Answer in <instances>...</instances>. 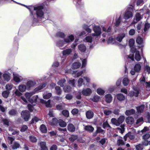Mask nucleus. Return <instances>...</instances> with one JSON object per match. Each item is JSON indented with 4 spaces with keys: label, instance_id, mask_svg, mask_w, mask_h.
<instances>
[{
    "label": "nucleus",
    "instance_id": "f257e3e1",
    "mask_svg": "<svg viewBox=\"0 0 150 150\" xmlns=\"http://www.w3.org/2000/svg\"><path fill=\"white\" fill-rule=\"evenodd\" d=\"M33 12H35V14L38 17L40 18H44V13L43 12V7L41 5L35 6L33 7Z\"/></svg>",
    "mask_w": 150,
    "mask_h": 150
},
{
    "label": "nucleus",
    "instance_id": "f03ea898",
    "mask_svg": "<svg viewBox=\"0 0 150 150\" xmlns=\"http://www.w3.org/2000/svg\"><path fill=\"white\" fill-rule=\"evenodd\" d=\"M33 92L31 93H26L25 94V96L26 98L28 100L29 102L31 103L33 105H35V104L33 103H35L38 99V96H34L32 98L30 99V97L34 94Z\"/></svg>",
    "mask_w": 150,
    "mask_h": 150
},
{
    "label": "nucleus",
    "instance_id": "7ed1b4c3",
    "mask_svg": "<svg viewBox=\"0 0 150 150\" xmlns=\"http://www.w3.org/2000/svg\"><path fill=\"white\" fill-rule=\"evenodd\" d=\"M93 30L94 33H92L91 35L93 37H96V41L98 40L99 38L101 33V29L99 26L95 25L93 27Z\"/></svg>",
    "mask_w": 150,
    "mask_h": 150
},
{
    "label": "nucleus",
    "instance_id": "20e7f679",
    "mask_svg": "<svg viewBox=\"0 0 150 150\" xmlns=\"http://www.w3.org/2000/svg\"><path fill=\"white\" fill-rule=\"evenodd\" d=\"M133 8L132 6H131L127 9L124 16L125 19L127 20L132 17Z\"/></svg>",
    "mask_w": 150,
    "mask_h": 150
},
{
    "label": "nucleus",
    "instance_id": "39448f33",
    "mask_svg": "<svg viewBox=\"0 0 150 150\" xmlns=\"http://www.w3.org/2000/svg\"><path fill=\"white\" fill-rule=\"evenodd\" d=\"M140 83L141 85L145 86L147 90L149 91H150V82H147L145 80V78L142 75L140 79Z\"/></svg>",
    "mask_w": 150,
    "mask_h": 150
},
{
    "label": "nucleus",
    "instance_id": "423d86ee",
    "mask_svg": "<svg viewBox=\"0 0 150 150\" xmlns=\"http://www.w3.org/2000/svg\"><path fill=\"white\" fill-rule=\"evenodd\" d=\"M131 51L132 53H135L134 59L137 61H139L141 59V57L139 54V51L137 50L135 47H132L131 49Z\"/></svg>",
    "mask_w": 150,
    "mask_h": 150
},
{
    "label": "nucleus",
    "instance_id": "0eeeda50",
    "mask_svg": "<svg viewBox=\"0 0 150 150\" xmlns=\"http://www.w3.org/2000/svg\"><path fill=\"white\" fill-rule=\"evenodd\" d=\"M75 80L73 79L72 80H69L68 82L69 84H71V87L68 86H65L64 88V90L65 92H69L71 91L72 87L74 86Z\"/></svg>",
    "mask_w": 150,
    "mask_h": 150
},
{
    "label": "nucleus",
    "instance_id": "6e6552de",
    "mask_svg": "<svg viewBox=\"0 0 150 150\" xmlns=\"http://www.w3.org/2000/svg\"><path fill=\"white\" fill-rule=\"evenodd\" d=\"M21 115L22 117L25 121H28L30 117V112L28 110L22 111L21 113Z\"/></svg>",
    "mask_w": 150,
    "mask_h": 150
},
{
    "label": "nucleus",
    "instance_id": "1a4fd4ad",
    "mask_svg": "<svg viewBox=\"0 0 150 150\" xmlns=\"http://www.w3.org/2000/svg\"><path fill=\"white\" fill-rule=\"evenodd\" d=\"M92 93V90L89 88H83L82 91V94L86 96H90Z\"/></svg>",
    "mask_w": 150,
    "mask_h": 150
},
{
    "label": "nucleus",
    "instance_id": "9d476101",
    "mask_svg": "<svg viewBox=\"0 0 150 150\" xmlns=\"http://www.w3.org/2000/svg\"><path fill=\"white\" fill-rule=\"evenodd\" d=\"M139 93V91L138 88H134V91H131L129 93V95L130 96H134L137 97Z\"/></svg>",
    "mask_w": 150,
    "mask_h": 150
},
{
    "label": "nucleus",
    "instance_id": "9b49d317",
    "mask_svg": "<svg viewBox=\"0 0 150 150\" xmlns=\"http://www.w3.org/2000/svg\"><path fill=\"white\" fill-rule=\"evenodd\" d=\"M13 80L16 82L19 83L23 80V77L18 74H13Z\"/></svg>",
    "mask_w": 150,
    "mask_h": 150
},
{
    "label": "nucleus",
    "instance_id": "f8f14e48",
    "mask_svg": "<svg viewBox=\"0 0 150 150\" xmlns=\"http://www.w3.org/2000/svg\"><path fill=\"white\" fill-rule=\"evenodd\" d=\"M74 38L72 35H69L67 37L64 39V41L65 43L71 42L74 40Z\"/></svg>",
    "mask_w": 150,
    "mask_h": 150
},
{
    "label": "nucleus",
    "instance_id": "ddd939ff",
    "mask_svg": "<svg viewBox=\"0 0 150 150\" xmlns=\"http://www.w3.org/2000/svg\"><path fill=\"white\" fill-rule=\"evenodd\" d=\"M142 17V16L139 13H137L135 16L133 21L134 23H135L139 21Z\"/></svg>",
    "mask_w": 150,
    "mask_h": 150
},
{
    "label": "nucleus",
    "instance_id": "4468645a",
    "mask_svg": "<svg viewBox=\"0 0 150 150\" xmlns=\"http://www.w3.org/2000/svg\"><path fill=\"white\" fill-rule=\"evenodd\" d=\"M136 134V132L135 130H133L132 132H129L127 134V136L130 139L132 140L134 139Z\"/></svg>",
    "mask_w": 150,
    "mask_h": 150
},
{
    "label": "nucleus",
    "instance_id": "2eb2a0df",
    "mask_svg": "<svg viewBox=\"0 0 150 150\" xmlns=\"http://www.w3.org/2000/svg\"><path fill=\"white\" fill-rule=\"evenodd\" d=\"M86 117L87 119H90L93 117L94 113L92 111L89 110L86 112Z\"/></svg>",
    "mask_w": 150,
    "mask_h": 150
},
{
    "label": "nucleus",
    "instance_id": "dca6fc26",
    "mask_svg": "<svg viewBox=\"0 0 150 150\" xmlns=\"http://www.w3.org/2000/svg\"><path fill=\"white\" fill-rule=\"evenodd\" d=\"M35 84V83L34 81H28L26 84L27 89H29L31 87H33Z\"/></svg>",
    "mask_w": 150,
    "mask_h": 150
},
{
    "label": "nucleus",
    "instance_id": "f3484780",
    "mask_svg": "<svg viewBox=\"0 0 150 150\" xmlns=\"http://www.w3.org/2000/svg\"><path fill=\"white\" fill-rule=\"evenodd\" d=\"M18 88L21 92H23L25 91L26 88H27V87L25 85L21 84L18 86Z\"/></svg>",
    "mask_w": 150,
    "mask_h": 150
},
{
    "label": "nucleus",
    "instance_id": "a211bd4d",
    "mask_svg": "<svg viewBox=\"0 0 150 150\" xmlns=\"http://www.w3.org/2000/svg\"><path fill=\"white\" fill-rule=\"evenodd\" d=\"M117 144L120 146L124 145L125 144L124 142L122 139V137H119L117 139Z\"/></svg>",
    "mask_w": 150,
    "mask_h": 150
},
{
    "label": "nucleus",
    "instance_id": "6ab92c4d",
    "mask_svg": "<svg viewBox=\"0 0 150 150\" xmlns=\"http://www.w3.org/2000/svg\"><path fill=\"white\" fill-rule=\"evenodd\" d=\"M105 100L108 103H110L112 100V97L110 94H108L105 96Z\"/></svg>",
    "mask_w": 150,
    "mask_h": 150
},
{
    "label": "nucleus",
    "instance_id": "aec40b11",
    "mask_svg": "<svg viewBox=\"0 0 150 150\" xmlns=\"http://www.w3.org/2000/svg\"><path fill=\"white\" fill-rule=\"evenodd\" d=\"M125 36V33H120L118 35L116 38V40L119 42H121Z\"/></svg>",
    "mask_w": 150,
    "mask_h": 150
},
{
    "label": "nucleus",
    "instance_id": "412c9836",
    "mask_svg": "<svg viewBox=\"0 0 150 150\" xmlns=\"http://www.w3.org/2000/svg\"><path fill=\"white\" fill-rule=\"evenodd\" d=\"M126 121L127 123L129 124H132L134 122V120L133 117H129L126 119Z\"/></svg>",
    "mask_w": 150,
    "mask_h": 150
},
{
    "label": "nucleus",
    "instance_id": "4be33fe9",
    "mask_svg": "<svg viewBox=\"0 0 150 150\" xmlns=\"http://www.w3.org/2000/svg\"><path fill=\"white\" fill-rule=\"evenodd\" d=\"M72 52V50L70 49H67L62 52V54L64 56H67L69 55Z\"/></svg>",
    "mask_w": 150,
    "mask_h": 150
},
{
    "label": "nucleus",
    "instance_id": "5701e85b",
    "mask_svg": "<svg viewBox=\"0 0 150 150\" xmlns=\"http://www.w3.org/2000/svg\"><path fill=\"white\" fill-rule=\"evenodd\" d=\"M84 129L85 130L87 131L90 132H92L94 130V128L92 126L90 125H87L85 126Z\"/></svg>",
    "mask_w": 150,
    "mask_h": 150
},
{
    "label": "nucleus",
    "instance_id": "b1692460",
    "mask_svg": "<svg viewBox=\"0 0 150 150\" xmlns=\"http://www.w3.org/2000/svg\"><path fill=\"white\" fill-rule=\"evenodd\" d=\"M40 102L42 103L45 104V106L47 107H50L51 105L50 104V100H49L47 102L43 100V99H40Z\"/></svg>",
    "mask_w": 150,
    "mask_h": 150
},
{
    "label": "nucleus",
    "instance_id": "393cba45",
    "mask_svg": "<svg viewBox=\"0 0 150 150\" xmlns=\"http://www.w3.org/2000/svg\"><path fill=\"white\" fill-rule=\"evenodd\" d=\"M140 12L139 13L141 14V15L142 16L145 13L148 14L149 13V10H148L146 7H144L143 9H141L140 10Z\"/></svg>",
    "mask_w": 150,
    "mask_h": 150
},
{
    "label": "nucleus",
    "instance_id": "a878e982",
    "mask_svg": "<svg viewBox=\"0 0 150 150\" xmlns=\"http://www.w3.org/2000/svg\"><path fill=\"white\" fill-rule=\"evenodd\" d=\"M46 86L45 84H43L42 85H40L34 89V91L35 92H38L40 90L44 88Z\"/></svg>",
    "mask_w": 150,
    "mask_h": 150
},
{
    "label": "nucleus",
    "instance_id": "bb28decb",
    "mask_svg": "<svg viewBox=\"0 0 150 150\" xmlns=\"http://www.w3.org/2000/svg\"><path fill=\"white\" fill-rule=\"evenodd\" d=\"M68 129L71 132H74L75 130V128L74 125L72 124H70L68 125Z\"/></svg>",
    "mask_w": 150,
    "mask_h": 150
},
{
    "label": "nucleus",
    "instance_id": "cd10ccee",
    "mask_svg": "<svg viewBox=\"0 0 150 150\" xmlns=\"http://www.w3.org/2000/svg\"><path fill=\"white\" fill-rule=\"evenodd\" d=\"M78 48L81 51L84 52L86 49V47L83 44H81L78 45Z\"/></svg>",
    "mask_w": 150,
    "mask_h": 150
},
{
    "label": "nucleus",
    "instance_id": "c85d7f7f",
    "mask_svg": "<svg viewBox=\"0 0 150 150\" xmlns=\"http://www.w3.org/2000/svg\"><path fill=\"white\" fill-rule=\"evenodd\" d=\"M10 93L9 91L5 90L2 92V95L4 98H6L8 97Z\"/></svg>",
    "mask_w": 150,
    "mask_h": 150
},
{
    "label": "nucleus",
    "instance_id": "c756f323",
    "mask_svg": "<svg viewBox=\"0 0 150 150\" xmlns=\"http://www.w3.org/2000/svg\"><path fill=\"white\" fill-rule=\"evenodd\" d=\"M141 67V65L139 64H137L134 66V70L136 72H138L140 70Z\"/></svg>",
    "mask_w": 150,
    "mask_h": 150
},
{
    "label": "nucleus",
    "instance_id": "7c9ffc66",
    "mask_svg": "<svg viewBox=\"0 0 150 150\" xmlns=\"http://www.w3.org/2000/svg\"><path fill=\"white\" fill-rule=\"evenodd\" d=\"M116 97L119 100H123L125 99V97L122 94L120 93L116 95Z\"/></svg>",
    "mask_w": 150,
    "mask_h": 150
},
{
    "label": "nucleus",
    "instance_id": "2f4dec72",
    "mask_svg": "<svg viewBox=\"0 0 150 150\" xmlns=\"http://www.w3.org/2000/svg\"><path fill=\"white\" fill-rule=\"evenodd\" d=\"M3 77L4 80L7 81H8L11 79L10 75L9 74H4L3 75Z\"/></svg>",
    "mask_w": 150,
    "mask_h": 150
},
{
    "label": "nucleus",
    "instance_id": "473e14b6",
    "mask_svg": "<svg viewBox=\"0 0 150 150\" xmlns=\"http://www.w3.org/2000/svg\"><path fill=\"white\" fill-rule=\"evenodd\" d=\"M81 65V64L79 62H75L72 65V68L74 69H77Z\"/></svg>",
    "mask_w": 150,
    "mask_h": 150
},
{
    "label": "nucleus",
    "instance_id": "72a5a7b5",
    "mask_svg": "<svg viewBox=\"0 0 150 150\" xmlns=\"http://www.w3.org/2000/svg\"><path fill=\"white\" fill-rule=\"evenodd\" d=\"M135 111L133 109L130 110H127L126 111L125 114L127 115H129L134 113Z\"/></svg>",
    "mask_w": 150,
    "mask_h": 150
},
{
    "label": "nucleus",
    "instance_id": "f704fd0d",
    "mask_svg": "<svg viewBox=\"0 0 150 150\" xmlns=\"http://www.w3.org/2000/svg\"><path fill=\"white\" fill-rule=\"evenodd\" d=\"M93 40V38L91 36H88L84 39V41L87 42H91Z\"/></svg>",
    "mask_w": 150,
    "mask_h": 150
},
{
    "label": "nucleus",
    "instance_id": "c9c22d12",
    "mask_svg": "<svg viewBox=\"0 0 150 150\" xmlns=\"http://www.w3.org/2000/svg\"><path fill=\"white\" fill-rule=\"evenodd\" d=\"M59 125L62 127H64L67 125L66 123L63 120L61 119L58 120Z\"/></svg>",
    "mask_w": 150,
    "mask_h": 150
},
{
    "label": "nucleus",
    "instance_id": "e433bc0d",
    "mask_svg": "<svg viewBox=\"0 0 150 150\" xmlns=\"http://www.w3.org/2000/svg\"><path fill=\"white\" fill-rule=\"evenodd\" d=\"M111 122L113 124L116 125L117 126H119L120 125L118 120H117L115 118H112L111 120Z\"/></svg>",
    "mask_w": 150,
    "mask_h": 150
},
{
    "label": "nucleus",
    "instance_id": "4c0bfd02",
    "mask_svg": "<svg viewBox=\"0 0 150 150\" xmlns=\"http://www.w3.org/2000/svg\"><path fill=\"white\" fill-rule=\"evenodd\" d=\"M1 121L3 122L4 125H6L7 126L9 125V121L8 119L6 118H2L1 120Z\"/></svg>",
    "mask_w": 150,
    "mask_h": 150
},
{
    "label": "nucleus",
    "instance_id": "58836bf2",
    "mask_svg": "<svg viewBox=\"0 0 150 150\" xmlns=\"http://www.w3.org/2000/svg\"><path fill=\"white\" fill-rule=\"evenodd\" d=\"M40 129L41 132L45 133L47 131V129L46 126L44 125H42L40 126Z\"/></svg>",
    "mask_w": 150,
    "mask_h": 150
},
{
    "label": "nucleus",
    "instance_id": "ea45409f",
    "mask_svg": "<svg viewBox=\"0 0 150 150\" xmlns=\"http://www.w3.org/2000/svg\"><path fill=\"white\" fill-rule=\"evenodd\" d=\"M144 108V105H142L139 107L137 108V111L140 113H142L143 111Z\"/></svg>",
    "mask_w": 150,
    "mask_h": 150
},
{
    "label": "nucleus",
    "instance_id": "a19ab883",
    "mask_svg": "<svg viewBox=\"0 0 150 150\" xmlns=\"http://www.w3.org/2000/svg\"><path fill=\"white\" fill-rule=\"evenodd\" d=\"M13 86V84L8 83L6 86V90L9 91L12 89Z\"/></svg>",
    "mask_w": 150,
    "mask_h": 150
},
{
    "label": "nucleus",
    "instance_id": "79ce46f5",
    "mask_svg": "<svg viewBox=\"0 0 150 150\" xmlns=\"http://www.w3.org/2000/svg\"><path fill=\"white\" fill-rule=\"evenodd\" d=\"M97 93L100 95H103L105 93V91L101 88H98L96 91Z\"/></svg>",
    "mask_w": 150,
    "mask_h": 150
},
{
    "label": "nucleus",
    "instance_id": "37998d69",
    "mask_svg": "<svg viewBox=\"0 0 150 150\" xmlns=\"http://www.w3.org/2000/svg\"><path fill=\"white\" fill-rule=\"evenodd\" d=\"M20 146V144L16 142H14L12 145V148L13 149H15L19 148Z\"/></svg>",
    "mask_w": 150,
    "mask_h": 150
},
{
    "label": "nucleus",
    "instance_id": "c03bdc74",
    "mask_svg": "<svg viewBox=\"0 0 150 150\" xmlns=\"http://www.w3.org/2000/svg\"><path fill=\"white\" fill-rule=\"evenodd\" d=\"M65 44L63 40H59L58 41L57 43V45L59 47H62Z\"/></svg>",
    "mask_w": 150,
    "mask_h": 150
},
{
    "label": "nucleus",
    "instance_id": "a18cd8bd",
    "mask_svg": "<svg viewBox=\"0 0 150 150\" xmlns=\"http://www.w3.org/2000/svg\"><path fill=\"white\" fill-rule=\"evenodd\" d=\"M100 98V97L97 95H95L93 98H91L92 100L94 102H98Z\"/></svg>",
    "mask_w": 150,
    "mask_h": 150
},
{
    "label": "nucleus",
    "instance_id": "49530a36",
    "mask_svg": "<svg viewBox=\"0 0 150 150\" xmlns=\"http://www.w3.org/2000/svg\"><path fill=\"white\" fill-rule=\"evenodd\" d=\"M66 82V80L64 79L59 80L57 84L61 87H63L64 86V83Z\"/></svg>",
    "mask_w": 150,
    "mask_h": 150
},
{
    "label": "nucleus",
    "instance_id": "de8ad7c7",
    "mask_svg": "<svg viewBox=\"0 0 150 150\" xmlns=\"http://www.w3.org/2000/svg\"><path fill=\"white\" fill-rule=\"evenodd\" d=\"M58 122V121L57 118H53L50 122L51 124L52 125H56Z\"/></svg>",
    "mask_w": 150,
    "mask_h": 150
},
{
    "label": "nucleus",
    "instance_id": "09e8293b",
    "mask_svg": "<svg viewBox=\"0 0 150 150\" xmlns=\"http://www.w3.org/2000/svg\"><path fill=\"white\" fill-rule=\"evenodd\" d=\"M84 29L88 33H91V30L89 28V27L87 25H84L83 26Z\"/></svg>",
    "mask_w": 150,
    "mask_h": 150
},
{
    "label": "nucleus",
    "instance_id": "8fccbe9b",
    "mask_svg": "<svg viewBox=\"0 0 150 150\" xmlns=\"http://www.w3.org/2000/svg\"><path fill=\"white\" fill-rule=\"evenodd\" d=\"M129 80L128 78H125L123 80L122 82L124 86H127L128 85Z\"/></svg>",
    "mask_w": 150,
    "mask_h": 150
},
{
    "label": "nucleus",
    "instance_id": "3c124183",
    "mask_svg": "<svg viewBox=\"0 0 150 150\" xmlns=\"http://www.w3.org/2000/svg\"><path fill=\"white\" fill-rule=\"evenodd\" d=\"M55 89L56 91V93L57 95L61 94L62 93V91L60 87L58 86H56L55 87Z\"/></svg>",
    "mask_w": 150,
    "mask_h": 150
},
{
    "label": "nucleus",
    "instance_id": "603ef678",
    "mask_svg": "<svg viewBox=\"0 0 150 150\" xmlns=\"http://www.w3.org/2000/svg\"><path fill=\"white\" fill-rule=\"evenodd\" d=\"M135 41L134 40L132 39H130L129 42V45L131 48L132 47H134L133 46L134 44Z\"/></svg>",
    "mask_w": 150,
    "mask_h": 150
},
{
    "label": "nucleus",
    "instance_id": "864d4df0",
    "mask_svg": "<svg viewBox=\"0 0 150 150\" xmlns=\"http://www.w3.org/2000/svg\"><path fill=\"white\" fill-rule=\"evenodd\" d=\"M28 129V127L27 125H23L21 127L20 131L22 132L25 131Z\"/></svg>",
    "mask_w": 150,
    "mask_h": 150
},
{
    "label": "nucleus",
    "instance_id": "5fc2aeb1",
    "mask_svg": "<svg viewBox=\"0 0 150 150\" xmlns=\"http://www.w3.org/2000/svg\"><path fill=\"white\" fill-rule=\"evenodd\" d=\"M43 98L45 99H48L49 98L52 96V94L51 93H49L46 94H45L43 95Z\"/></svg>",
    "mask_w": 150,
    "mask_h": 150
},
{
    "label": "nucleus",
    "instance_id": "6e6d98bb",
    "mask_svg": "<svg viewBox=\"0 0 150 150\" xmlns=\"http://www.w3.org/2000/svg\"><path fill=\"white\" fill-rule=\"evenodd\" d=\"M150 26V24L148 23H146L144 25V32L145 33L149 29ZM144 33V31H143Z\"/></svg>",
    "mask_w": 150,
    "mask_h": 150
},
{
    "label": "nucleus",
    "instance_id": "4d7b16f0",
    "mask_svg": "<svg viewBox=\"0 0 150 150\" xmlns=\"http://www.w3.org/2000/svg\"><path fill=\"white\" fill-rule=\"evenodd\" d=\"M125 119V117L123 116H121L119 117L118 119V120L120 125L123 122Z\"/></svg>",
    "mask_w": 150,
    "mask_h": 150
},
{
    "label": "nucleus",
    "instance_id": "13d9d810",
    "mask_svg": "<svg viewBox=\"0 0 150 150\" xmlns=\"http://www.w3.org/2000/svg\"><path fill=\"white\" fill-rule=\"evenodd\" d=\"M77 138L78 137L76 135H72L71 137L69 138V139L71 142H73L75 140L77 139Z\"/></svg>",
    "mask_w": 150,
    "mask_h": 150
},
{
    "label": "nucleus",
    "instance_id": "bf43d9fd",
    "mask_svg": "<svg viewBox=\"0 0 150 150\" xmlns=\"http://www.w3.org/2000/svg\"><path fill=\"white\" fill-rule=\"evenodd\" d=\"M136 148L137 150H142L143 148V145L142 144H139L136 146Z\"/></svg>",
    "mask_w": 150,
    "mask_h": 150
},
{
    "label": "nucleus",
    "instance_id": "052dcab7",
    "mask_svg": "<svg viewBox=\"0 0 150 150\" xmlns=\"http://www.w3.org/2000/svg\"><path fill=\"white\" fill-rule=\"evenodd\" d=\"M136 42L139 44H141L143 43V39L140 37H138L137 39Z\"/></svg>",
    "mask_w": 150,
    "mask_h": 150
},
{
    "label": "nucleus",
    "instance_id": "680f3d73",
    "mask_svg": "<svg viewBox=\"0 0 150 150\" xmlns=\"http://www.w3.org/2000/svg\"><path fill=\"white\" fill-rule=\"evenodd\" d=\"M30 141L33 142H37V139L34 136H31L29 137Z\"/></svg>",
    "mask_w": 150,
    "mask_h": 150
},
{
    "label": "nucleus",
    "instance_id": "e2e57ef3",
    "mask_svg": "<svg viewBox=\"0 0 150 150\" xmlns=\"http://www.w3.org/2000/svg\"><path fill=\"white\" fill-rule=\"evenodd\" d=\"M57 35L58 37H60L61 38L64 37L65 35L64 33L61 32H59L57 34Z\"/></svg>",
    "mask_w": 150,
    "mask_h": 150
},
{
    "label": "nucleus",
    "instance_id": "0e129e2a",
    "mask_svg": "<svg viewBox=\"0 0 150 150\" xmlns=\"http://www.w3.org/2000/svg\"><path fill=\"white\" fill-rule=\"evenodd\" d=\"M112 113V111L110 110H106L104 111V113L106 115H108L111 114Z\"/></svg>",
    "mask_w": 150,
    "mask_h": 150
},
{
    "label": "nucleus",
    "instance_id": "69168bd1",
    "mask_svg": "<svg viewBox=\"0 0 150 150\" xmlns=\"http://www.w3.org/2000/svg\"><path fill=\"white\" fill-rule=\"evenodd\" d=\"M17 112L16 110H12L9 112V114L10 115H16Z\"/></svg>",
    "mask_w": 150,
    "mask_h": 150
},
{
    "label": "nucleus",
    "instance_id": "338daca9",
    "mask_svg": "<svg viewBox=\"0 0 150 150\" xmlns=\"http://www.w3.org/2000/svg\"><path fill=\"white\" fill-rule=\"evenodd\" d=\"M62 114L65 116L68 117L69 116V112L67 110H63L62 112Z\"/></svg>",
    "mask_w": 150,
    "mask_h": 150
},
{
    "label": "nucleus",
    "instance_id": "774afa93",
    "mask_svg": "<svg viewBox=\"0 0 150 150\" xmlns=\"http://www.w3.org/2000/svg\"><path fill=\"white\" fill-rule=\"evenodd\" d=\"M79 112V110L76 108H75L73 109L71 111V113L73 115H76V114H78Z\"/></svg>",
    "mask_w": 150,
    "mask_h": 150
}]
</instances>
